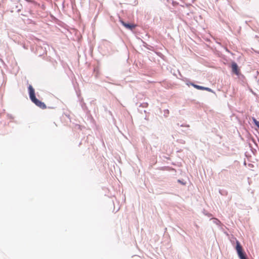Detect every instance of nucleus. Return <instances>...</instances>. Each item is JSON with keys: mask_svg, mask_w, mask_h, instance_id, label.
I'll return each mask as SVG.
<instances>
[{"mask_svg": "<svg viewBox=\"0 0 259 259\" xmlns=\"http://www.w3.org/2000/svg\"><path fill=\"white\" fill-rule=\"evenodd\" d=\"M251 92L253 94H254V93L253 92V91H252V90H251Z\"/></svg>", "mask_w": 259, "mask_h": 259, "instance_id": "a878e982", "label": "nucleus"}, {"mask_svg": "<svg viewBox=\"0 0 259 259\" xmlns=\"http://www.w3.org/2000/svg\"><path fill=\"white\" fill-rule=\"evenodd\" d=\"M20 4L22 5V3L23 2L22 0H19Z\"/></svg>", "mask_w": 259, "mask_h": 259, "instance_id": "5701e85b", "label": "nucleus"}, {"mask_svg": "<svg viewBox=\"0 0 259 259\" xmlns=\"http://www.w3.org/2000/svg\"><path fill=\"white\" fill-rule=\"evenodd\" d=\"M23 2L22 3V4L23 3V2L25 1V2H27L28 3H31L32 4H33L34 6H37V7H40V4H38V3H37L36 2H35V1L34 0H24V1H22Z\"/></svg>", "mask_w": 259, "mask_h": 259, "instance_id": "0eeeda50", "label": "nucleus"}, {"mask_svg": "<svg viewBox=\"0 0 259 259\" xmlns=\"http://www.w3.org/2000/svg\"><path fill=\"white\" fill-rule=\"evenodd\" d=\"M148 104L147 103H143L140 104V107L146 108L148 106Z\"/></svg>", "mask_w": 259, "mask_h": 259, "instance_id": "ddd939ff", "label": "nucleus"}, {"mask_svg": "<svg viewBox=\"0 0 259 259\" xmlns=\"http://www.w3.org/2000/svg\"><path fill=\"white\" fill-rule=\"evenodd\" d=\"M177 4V2H172V4H173V5H175V4Z\"/></svg>", "mask_w": 259, "mask_h": 259, "instance_id": "b1692460", "label": "nucleus"}, {"mask_svg": "<svg viewBox=\"0 0 259 259\" xmlns=\"http://www.w3.org/2000/svg\"><path fill=\"white\" fill-rule=\"evenodd\" d=\"M164 116L165 117H167L168 115L169 114V110L168 109H165L164 110Z\"/></svg>", "mask_w": 259, "mask_h": 259, "instance_id": "9b49d317", "label": "nucleus"}, {"mask_svg": "<svg viewBox=\"0 0 259 259\" xmlns=\"http://www.w3.org/2000/svg\"><path fill=\"white\" fill-rule=\"evenodd\" d=\"M178 182L183 185H185L186 184V182L184 181V180H178Z\"/></svg>", "mask_w": 259, "mask_h": 259, "instance_id": "f8f14e48", "label": "nucleus"}, {"mask_svg": "<svg viewBox=\"0 0 259 259\" xmlns=\"http://www.w3.org/2000/svg\"><path fill=\"white\" fill-rule=\"evenodd\" d=\"M251 141L255 145H256V146L257 145V143H256L255 140L254 138H252L251 139Z\"/></svg>", "mask_w": 259, "mask_h": 259, "instance_id": "f3484780", "label": "nucleus"}, {"mask_svg": "<svg viewBox=\"0 0 259 259\" xmlns=\"http://www.w3.org/2000/svg\"><path fill=\"white\" fill-rule=\"evenodd\" d=\"M181 141H182V142H181V143H183L184 142V141H183V140H181Z\"/></svg>", "mask_w": 259, "mask_h": 259, "instance_id": "393cba45", "label": "nucleus"}, {"mask_svg": "<svg viewBox=\"0 0 259 259\" xmlns=\"http://www.w3.org/2000/svg\"><path fill=\"white\" fill-rule=\"evenodd\" d=\"M230 67L231 68V72L233 74H235L240 78H245L244 75L241 73L240 69L236 62L232 61L231 63Z\"/></svg>", "mask_w": 259, "mask_h": 259, "instance_id": "7ed1b4c3", "label": "nucleus"}, {"mask_svg": "<svg viewBox=\"0 0 259 259\" xmlns=\"http://www.w3.org/2000/svg\"><path fill=\"white\" fill-rule=\"evenodd\" d=\"M251 119L252 123L259 129V121L254 117H252Z\"/></svg>", "mask_w": 259, "mask_h": 259, "instance_id": "1a4fd4ad", "label": "nucleus"}, {"mask_svg": "<svg viewBox=\"0 0 259 259\" xmlns=\"http://www.w3.org/2000/svg\"><path fill=\"white\" fill-rule=\"evenodd\" d=\"M80 105L82 109V110L86 112L87 114H88L89 112H90V111L89 110L86 104L83 102H80Z\"/></svg>", "mask_w": 259, "mask_h": 259, "instance_id": "423d86ee", "label": "nucleus"}, {"mask_svg": "<svg viewBox=\"0 0 259 259\" xmlns=\"http://www.w3.org/2000/svg\"><path fill=\"white\" fill-rule=\"evenodd\" d=\"M256 73H257V74H256V75H255V76H254V78L255 80L257 82H258V81H259V78H258V77H257V75H258V71H257V72H256Z\"/></svg>", "mask_w": 259, "mask_h": 259, "instance_id": "4468645a", "label": "nucleus"}, {"mask_svg": "<svg viewBox=\"0 0 259 259\" xmlns=\"http://www.w3.org/2000/svg\"><path fill=\"white\" fill-rule=\"evenodd\" d=\"M10 118L13 119V117L12 115L9 116Z\"/></svg>", "mask_w": 259, "mask_h": 259, "instance_id": "412c9836", "label": "nucleus"}, {"mask_svg": "<svg viewBox=\"0 0 259 259\" xmlns=\"http://www.w3.org/2000/svg\"><path fill=\"white\" fill-rule=\"evenodd\" d=\"M41 8H42V9H44V10L45 9V5H41Z\"/></svg>", "mask_w": 259, "mask_h": 259, "instance_id": "aec40b11", "label": "nucleus"}, {"mask_svg": "<svg viewBox=\"0 0 259 259\" xmlns=\"http://www.w3.org/2000/svg\"><path fill=\"white\" fill-rule=\"evenodd\" d=\"M224 0H216V3L218 4H221L222 1H223Z\"/></svg>", "mask_w": 259, "mask_h": 259, "instance_id": "6ab92c4d", "label": "nucleus"}, {"mask_svg": "<svg viewBox=\"0 0 259 259\" xmlns=\"http://www.w3.org/2000/svg\"><path fill=\"white\" fill-rule=\"evenodd\" d=\"M251 151L252 153L254 155H255V153L257 152L256 150L255 149H253V148H251Z\"/></svg>", "mask_w": 259, "mask_h": 259, "instance_id": "dca6fc26", "label": "nucleus"}, {"mask_svg": "<svg viewBox=\"0 0 259 259\" xmlns=\"http://www.w3.org/2000/svg\"><path fill=\"white\" fill-rule=\"evenodd\" d=\"M28 93L29 99L33 103L42 109L47 108L45 103L36 98L35 90L31 84L28 86Z\"/></svg>", "mask_w": 259, "mask_h": 259, "instance_id": "f257e3e1", "label": "nucleus"}, {"mask_svg": "<svg viewBox=\"0 0 259 259\" xmlns=\"http://www.w3.org/2000/svg\"><path fill=\"white\" fill-rule=\"evenodd\" d=\"M180 126L182 127L185 126V127H187L190 126L189 124H186V125L181 124Z\"/></svg>", "mask_w": 259, "mask_h": 259, "instance_id": "a211bd4d", "label": "nucleus"}, {"mask_svg": "<svg viewBox=\"0 0 259 259\" xmlns=\"http://www.w3.org/2000/svg\"><path fill=\"white\" fill-rule=\"evenodd\" d=\"M236 245L234 248L237 252V255L239 259H243L245 256H246V254L244 251L241 243L240 242L235 239Z\"/></svg>", "mask_w": 259, "mask_h": 259, "instance_id": "f03ea898", "label": "nucleus"}, {"mask_svg": "<svg viewBox=\"0 0 259 259\" xmlns=\"http://www.w3.org/2000/svg\"><path fill=\"white\" fill-rule=\"evenodd\" d=\"M258 141L259 142V138H257Z\"/></svg>", "mask_w": 259, "mask_h": 259, "instance_id": "cd10ccee", "label": "nucleus"}, {"mask_svg": "<svg viewBox=\"0 0 259 259\" xmlns=\"http://www.w3.org/2000/svg\"><path fill=\"white\" fill-rule=\"evenodd\" d=\"M192 86L198 90H204L209 92L213 93L214 94H215V92L210 88L196 84L194 82L193 83Z\"/></svg>", "mask_w": 259, "mask_h": 259, "instance_id": "39448f33", "label": "nucleus"}, {"mask_svg": "<svg viewBox=\"0 0 259 259\" xmlns=\"http://www.w3.org/2000/svg\"><path fill=\"white\" fill-rule=\"evenodd\" d=\"M219 193L222 195H224L226 194V192L225 191H223V190H219Z\"/></svg>", "mask_w": 259, "mask_h": 259, "instance_id": "2eb2a0df", "label": "nucleus"}, {"mask_svg": "<svg viewBox=\"0 0 259 259\" xmlns=\"http://www.w3.org/2000/svg\"><path fill=\"white\" fill-rule=\"evenodd\" d=\"M185 82L186 84L188 86H190V85H192V84L194 83V82H192L188 78H185Z\"/></svg>", "mask_w": 259, "mask_h": 259, "instance_id": "9d476101", "label": "nucleus"}, {"mask_svg": "<svg viewBox=\"0 0 259 259\" xmlns=\"http://www.w3.org/2000/svg\"><path fill=\"white\" fill-rule=\"evenodd\" d=\"M145 118V119H146V120H148V117H147V115H146V116L145 117V118Z\"/></svg>", "mask_w": 259, "mask_h": 259, "instance_id": "4be33fe9", "label": "nucleus"}, {"mask_svg": "<svg viewBox=\"0 0 259 259\" xmlns=\"http://www.w3.org/2000/svg\"><path fill=\"white\" fill-rule=\"evenodd\" d=\"M144 113H146V110H144Z\"/></svg>", "mask_w": 259, "mask_h": 259, "instance_id": "bb28decb", "label": "nucleus"}, {"mask_svg": "<svg viewBox=\"0 0 259 259\" xmlns=\"http://www.w3.org/2000/svg\"><path fill=\"white\" fill-rule=\"evenodd\" d=\"M121 24L127 29L133 31V30L136 27L137 25L134 23H130L128 22H126L123 20L120 19L119 20Z\"/></svg>", "mask_w": 259, "mask_h": 259, "instance_id": "20e7f679", "label": "nucleus"}, {"mask_svg": "<svg viewBox=\"0 0 259 259\" xmlns=\"http://www.w3.org/2000/svg\"><path fill=\"white\" fill-rule=\"evenodd\" d=\"M36 50H37V52L40 50L43 51V53L42 54L41 53L39 54V56H41V55H43L44 54H47V50H46V48H45V50H43L42 47H41L40 46H38L37 47Z\"/></svg>", "mask_w": 259, "mask_h": 259, "instance_id": "6e6552de", "label": "nucleus"}]
</instances>
